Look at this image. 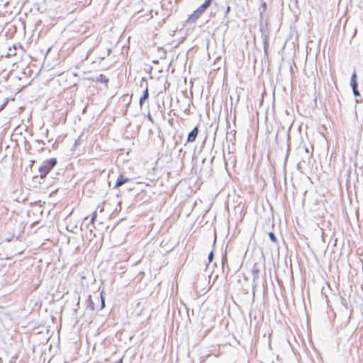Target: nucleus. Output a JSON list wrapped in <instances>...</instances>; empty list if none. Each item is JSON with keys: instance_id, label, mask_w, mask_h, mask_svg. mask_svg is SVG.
<instances>
[{"instance_id": "obj_2", "label": "nucleus", "mask_w": 363, "mask_h": 363, "mask_svg": "<svg viewBox=\"0 0 363 363\" xmlns=\"http://www.w3.org/2000/svg\"><path fill=\"white\" fill-rule=\"evenodd\" d=\"M89 304L92 310H101L105 306L104 296H89Z\"/></svg>"}, {"instance_id": "obj_4", "label": "nucleus", "mask_w": 363, "mask_h": 363, "mask_svg": "<svg viewBox=\"0 0 363 363\" xmlns=\"http://www.w3.org/2000/svg\"><path fill=\"white\" fill-rule=\"evenodd\" d=\"M199 134V128L198 127H195L188 135L187 137V143L194 142L196 139V137Z\"/></svg>"}, {"instance_id": "obj_1", "label": "nucleus", "mask_w": 363, "mask_h": 363, "mask_svg": "<svg viewBox=\"0 0 363 363\" xmlns=\"http://www.w3.org/2000/svg\"><path fill=\"white\" fill-rule=\"evenodd\" d=\"M56 164L57 160L55 158L47 160L45 164L39 168L40 178L45 179Z\"/></svg>"}, {"instance_id": "obj_11", "label": "nucleus", "mask_w": 363, "mask_h": 363, "mask_svg": "<svg viewBox=\"0 0 363 363\" xmlns=\"http://www.w3.org/2000/svg\"><path fill=\"white\" fill-rule=\"evenodd\" d=\"M96 216H97V213L96 211H94L91 216V223H94L96 218Z\"/></svg>"}, {"instance_id": "obj_6", "label": "nucleus", "mask_w": 363, "mask_h": 363, "mask_svg": "<svg viewBox=\"0 0 363 363\" xmlns=\"http://www.w3.org/2000/svg\"><path fill=\"white\" fill-rule=\"evenodd\" d=\"M149 96V92H148V87L146 86L143 96L140 99V106H143L144 102L148 99Z\"/></svg>"}, {"instance_id": "obj_7", "label": "nucleus", "mask_w": 363, "mask_h": 363, "mask_svg": "<svg viewBox=\"0 0 363 363\" xmlns=\"http://www.w3.org/2000/svg\"><path fill=\"white\" fill-rule=\"evenodd\" d=\"M213 1H214V0H205L199 6L206 11L211 6Z\"/></svg>"}, {"instance_id": "obj_14", "label": "nucleus", "mask_w": 363, "mask_h": 363, "mask_svg": "<svg viewBox=\"0 0 363 363\" xmlns=\"http://www.w3.org/2000/svg\"><path fill=\"white\" fill-rule=\"evenodd\" d=\"M115 363H123V359L121 358L119 360H118L117 362H116Z\"/></svg>"}, {"instance_id": "obj_13", "label": "nucleus", "mask_w": 363, "mask_h": 363, "mask_svg": "<svg viewBox=\"0 0 363 363\" xmlns=\"http://www.w3.org/2000/svg\"><path fill=\"white\" fill-rule=\"evenodd\" d=\"M213 256V252H211V253L209 254V255H208V259H209V260H210V261H211V260H212Z\"/></svg>"}, {"instance_id": "obj_8", "label": "nucleus", "mask_w": 363, "mask_h": 363, "mask_svg": "<svg viewBox=\"0 0 363 363\" xmlns=\"http://www.w3.org/2000/svg\"><path fill=\"white\" fill-rule=\"evenodd\" d=\"M350 84L352 88H354V86H357L356 72H354L352 75Z\"/></svg>"}, {"instance_id": "obj_3", "label": "nucleus", "mask_w": 363, "mask_h": 363, "mask_svg": "<svg viewBox=\"0 0 363 363\" xmlns=\"http://www.w3.org/2000/svg\"><path fill=\"white\" fill-rule=\"evenodd\" d=\"M206 11L199 6L193 13L189 16L188 21L192 23L196 22Z\"/></svg>"}, {"instance_id": "obj_12", "label": "nucleus", "mask_w": 363, "mask_h": 363, "mask_svg": "<svg viewBox=\"0 0 363 363\" xmlns=\"http://www.w3.org/2000/svg\"><path fill=\"white\" fill-rule=\"evenodd\" d=\"M357 86H354V88H352L353 93L355 96H359V92L357 90Z\"/></svg>"}, {"instance_id": "obj_5", "label": "nucleus", "mask_w": 363, "mask_h": 363, "mask_svg": "<svg viewBox=\"0 0 363 363\" xmlns=\"http://www.w3.org/2000/svg\"><path fill=\"white\" fill-rule=\"evenodd\" d=\"M129 181H130L129 178L125 177L124 175L121 174L118 176V177L116 182L114 188H118Z\"/></svg>"}, {"instance_id": "obj_10", "label": "nucleus", "mask_w": 363, "mask_h": 363, "mask_svg": "<svg viewBox=\"0 0 363 363\" xmlns=\"http://www.w3.org/2000/svg\"><path fill=\"white\" fill-rule=\"evenodd\" d=\"M98 81H101V82L107 83L108 82V79H106L103 74H101L100 79H98Z\"/></svg>"}, {"instance_id": "obj_9", "label": "nucleus", "mask_w": 363, "mask_h": 363, "mask_svg": "<svg viewBox=\"0 0 363 363\" xmlns=\"http://www.w3.org/2000/svg\"><path fill=\"white\" fill-rule=\"evenodd\" d=\"M269 236L271 239V240L273 242H277V238L274 235V234L273 233H269Z\"/></svg>"}]
</instances>
